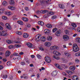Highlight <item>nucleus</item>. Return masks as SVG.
Segmentation results:
<instances>
[{
	"label": "nucleus",
	"mask_w": 80,
	"mask_h": 80,
	"mask_svg": "<svg viewBox=\"0 0 80 80\" xmlns=\"http://www.w3.org/2000/svg\"><path fill=\"white\" fill-rule=\"evenodd\" d=\"M47 13V15H44V17L45 18H47L48 17V16H49L50 15H53V13L52 12H48V11L47 10H41V11L39 10L37 11H36V13L38 15H39L40 13Z\"/></svg>",
	"instance_id": "nucleus-1"
},
{
	"label": "nucleus",
	"mask_w": 80,
	"mask_h": 80,
	"mask_svg": "<svg viewBox=\"0 0 80 80\" xmlns=\"http://www.w3.org/2000/svg\"><path fill=\"white\" fill-rule=\"evenodd\" d=\"M72 49L73 51L75 52H77L79 51V48L76 44L73 45Z\"/></svg>",
	"instance_id": "nucleus-2"
},
{
	"label": "nucleus",
	"mask_w": 80,
	"mask_h": 80,
	"mask_svg": "<svg viewBox=\"0 0 80 80\" xmlns=\"http://www.w3.org/2000/svg\"><path fill=\"white\" fill-rule=\"evenodd\" d=\"M39 3L40 5L42 7L45 6L46 2L44 0H40Z\"/></svg>",
	"instance_id": "nucleus-3"
},
{
	"label": "nucleus",
	"mask_w": 80,
	"mask_h": 80,
	"mask_svg": "<svg viewBox=\"0 0 80 80\" xmlns=\"http://www.w3.org/2000/svg\"><path fill=\"white\" fill-rule=\"evenodd\" d=\"M45 60L47 62V63H50L52 61V59L51 58H50L48 57H46L45 58Z\"/></svg>",
	"instance_id": "nucleus-4"
},
{
	"label": "nucleus",
	"mask_w": 80,
	"mask_h": 80,
	"mask_svg": "<svg viewBox=\"0 0 80 80\" xmlns=\"http://www.w3.org/2000/svg\"><path fill=\"white\" fill-rule=\"evenodd\" d=\"M61 33V30L60 29H59L56 32L55 35L56 36H57L58 37V36H60Z\"/></svg>",
	"instance_id": "nucleus-5"
},
{
	"label": "nucleus",
	"mask_w": 80,
	"mask_h": 80,
	"mask_svg": "<svg viewBox=\"0 0 80 80\" xmlns=\"http://www.w3.org/2000/svg\"><path fill=\"white\" fill-rule=\"evenodd\" d=\"M40 37V36H38L37 35H36V37H35V40L36 42H39L40 40V38H41Z\"/></svg>",
	"instance_id": "nucleus-6"
},
{
	"label": "nucleus",
	"mask_w": 80,
	"mask_h": 80,
	"mask_svg": "<svg viewBox=\"0 0 80 80\" xmlns=\"http://www.w3.org/2000/svg\"><path fill=\"white\" fill-rule=\"evenodd\" d=\"M53 53L56 56H58V55H59V54H60V52H59L58 51H54L53 52Z\"/></svg>",
	"instance_id": "nucleus-7"
},
{
	"label": "nucleus",
	"mask_w": 80,
	"mask_h": 80,
	"mask_svg": "<svg viewBox=\"0 0 80 80\" xmlns=\"http://www.w3.org/2000/svg\"><path fill=\"white\" fill-rule=\"evenodd\" d=\"M0 35L1 36H7L8 34L6 33V32H3V31H2V32H0Z\"/></svg>",
	"instance_id": "nucleus-8"
},
{
	"label": "nucleus",
	"mask_w": 80,
	"mask_h": 80,
	"mask_svg": "<svg viewBox=\"0 0 80 80\" xmlns=\"http://www.w3.org/2000/svg\"><path fill=\"white\" fill-rule=\"evenodd\" d=\"M5 26L8 29H9V30H11V29H12L11 26H10L8 23H6L5 24Z\"/></svg>",
	"instance_id": "nucleus-9"
},
{
	"label": "nucleus",
	"mask_w": 80,
	"mask_h": 80,
	"mask_svg": "<svg viewBox=\"0 0 80 80\" xmlns=\"http://www.w3.org/2000/svg\"><path fill=\"white\" fill-rule=\"evenodd\" d=\"M27 45H28V47H29V48H33V44L30 42H28L27 43Z\"/></svg>",
	"instance_id": "nucleus-10"
},
{
	"label": "nucleus",
	"mask_w": 80,
	"mask_h": 80,
	"mask_svg": "<svg viewBox=\"0 0 80 80\" xmlns=\"http://www.w3.org/2000/svg\"><path fill=\"white\" fill-rule=\"evenodd\" d=\"M57 74V71H53L52 73H51V75L53 77H55L56 76Z\"/></svg>",
	"instance_id": "nucleus-11"
},
{
	"label": "nucleus",
	"mask_w": 80,
	"mask_h": 80,
	"mask_svg": "<svg viewBox=\"0 0 80 80\" xmlns=\"http://www.w3.org/2000/svg\"><path fill=\"white\" fill-rule=\"evenodd\" d=\"M58 6L60 8H62V9H63L65 8V5L63 4H59L58 5Z\"/></svg>",
	"instance_id": "nucleus-12"
},
{
	"label": "nucleus",
	"mask_w": 80,
	"mask_h": 80,
	"mask_svg": "<svg viewBox=\"0 0 80 80\" xmlns=\"http://www.w3.org/2000/svg\"><path fill=\"white\" fill-rule=\"evenodd\" d=\"M11 53L10 52L7 51L5 53V56L6 57H8L9 56H10V55Z\"/></svg>",
	"instance_id": "nucleus-13"
},
{
	"label": "nucleus",
	"mask_w": 80,
	"mask_h": 80,
	"mask_svg": "<svg viewBox=\"0 0 80 80\" xmlns=\"http://www.w3.org/2000/svg\"><path fill=\"white\" fill-rule=\"evenodd\" d=\"M58 49V47L56 46L51 47H50V50H57Z\"/></svg>",
	"instance_id": "nucleus-14"
},
{
	"label": "nucleus",
	"mask_w": 80,
	"mask_h": 80,
	"mask_svg": "<svg viewBox=\"0 0 80 80\" xmlns=\"http://www.w3.org/2000/svg\"><path fill=\"white\" fill-rule=\"evenodd\" d=\"M69 38V37L67 35H64L63 36V39L65 40H67Z\"/></svg>",
	"instance_id": "nucleus-15"
},
{
	"label": "nucleus",
	"mask_w": 80,
	"mask_h": 80,
	"mask_svg": "<svg viewBox=\"0 0 80 80\" xmlns=\"http://www.w3.org/2000/svg\"><path fill=\"white\" fill-rule=\"evenodd\" d=\"M45 45L46 47H50V46H51V43L49 42H47L45 43Z\"/></svg>",
	"instance_id": "nucleus-16"
},
{
	"label": "nucleus",
	"mask_w": 80,
	"mask_h": 80,
	"mask_svg": "<svg viewBox=\"0 0 80 80\" xmlns=\"http://www.w3.org/2000/svg\"><path fill=\"white\" fill-rule=\"evenodd\" d=\"M22 20L24 21V22H28V19L27 18H22Z\"/></svg>",
	"instance_id": "nucleus-17"
},
{
	"label": "nucleus",
	"mask_w": 80,
	"mask_h": 80,
	"mask_svg": "<svg viewBox=\"0 0 80 80\" xmlns=\"http://www.w3.org/2000/svg\"><path fill=\"white\" fill-rule=\"evenodd\" d=\"M29 37V34L27 33H24L23 34V37L24 38H28Z\"/></svg>",
	"instance_id": "nucleus-18"
},
{
	"label": "nucleus",
	"mask_w": 80,
	"mask_h": 80,
	"mask_svg": "<svg viewBox=\"0 0 80 80\" xmlns=\"http://www.w3.org/2000/svg\"><path fill=\"white\" fill-rule=\"evenodd\" d=\"M6 42L8 44H10L12 43H13V41L8 39L6 40Z\"/></svg>",
	"instance_id": "nucleus-19"
},
{
	"label": "nucleus",
	"mask_w": 80,
	"mask_h": 80,
	"mask_svg": "<svg viewBox=\"0 0 80 80\" xmlns=\"http://www.w3.org/2000/svg\"><path fill=\"white\" fill-rule=\"evenodd\" d=\"M5 9L4 8H2L0 9V15L2 14L3 13V11L5 10Z\"/></svg>",
	"instance_id": "nucleus-20"
},
{
	"label": "nucleus",
	"mask_w": 80,
	"mask_h": 80,
	"mask_svg": "<svg viewBox=\"0 0 80 80\" xmlns=\"http://www.w3.org/2000/svg\"><path fill=\"white\" fill-rule=\"evenodd\" d=\"M72 78L73 80H78V78L77 77V76L74 75L73 77H72Z\"/></svg>",
	"instance_id": "nucleus-21"
},
{
	"label": "nucleus",
	"mask_w": 80,
	"mask_h": 80,
	"mask_svg": "<svg viewBox=\"0 0 80 80\" xmlns=\"http://www.w3.org/2000/svg\"><path fill=\"white\" fill-rule=\"evenodd\" d=\"M46 27L48 28H52V25L50 24H48L46 25Z\"/></svg>",
	"instance_id": "nucleus-22"
},
{
	"label": "nucleus",
	"mask_w": 80,
	"mask_h": 80,
	"mask_svg": "<svg viewBox=\"0 0 80 80\" xmlns=\"http://www.w3.org/2000/svg\"><path fill=\"white\" fill-rule=\"evenodd\" d=\"M65 54L66 56H67L68 58H70V55H71L70 54L68 53H65Z\"/></svg>",
	"instance_id": "nucleus-23"
},
{
	"label": "nucleus",
	"mask_w": 80,
	"mask_h": 80,
	"mask_svg": "<svg viewBox=\"0 0 80 80\" xmlns=\"http://www.w3.org/2000/svg\"><path fill=\"white\" fill-rule=\"evenodd\" d=\"M52 39V36H49L47 38V40L48 41H51Z\"/></svg>",
	"instance_id": "nucleus-24"
},
{
	"label": "nucleus",
	"mask_w": 80,
	"mask_h": 80,
	"mask_svg": "<svg viewBox=\"0 0 80 80\" xmlns=\"http://www.w3.org/2000/svg\"><path fill=\"white\" fill-rule=\"evenodd\" d=\"M38 23L39 25H40L43 26L44 25V23L42 21H39L38 22Z\"/></svg>",
	"instance_id": "nucleus-25"
},
{
	"label": "nucleus",
	"mask_w": 80,
	"mask_h": 80,
	"mask_svg": "<svg viewBox=\"0 0 80 80\" xmlns=\"http://www.w3.org/2000/svg\"><path fill=\"white\" fill-rule=\"evenodd\" d=\"M18 23L20 25H23V22L21 21H18Z\"/></svg>",
	"instance_id": "nucleus-26"
},
{
	"label": "nucleus",
	"mask_w": 80,
	"mask_h": 80,
	"mask_svg": "<svg viewBox=\"0 0 80 80\" xmlns=\"http://www.w3.org/2000/svg\"><path fill=\"white\" fill-rule=\"evenodd\" d=\"M66 72L69 75H72L73 73V72L70 70L67 71Z\"/></svg>",
	"instance_id": "nucleus-27"
},
{
	"label": "nucleus",
	"mask_w": 80,
	"mask_h": 80,
	"mask_svg": "<svg viewBox=\"0 0 80 80\" xmlns=\"http://www.w3.org/2000/svg\"><path fill=\"white\" fill-rule=\"evenodd\" d=\"M54 65L59 69H60V68H61L60 67V65H59V64H55Z\"/></svg>",
	"instance_id": "nucleus-28"
},
{
	"label": "nucleus",
	"mask_w": 80,
	"mask_h": 80,
	"mask_svg": "<svg viewBox=\"0 0 80 80\" xmlns=\"http://www.w3.org/2000/svg\"><path fill=\"white\" fill-rule=\"evenodd\" d=\"M8 8H9V9H10V10H15V8H14L13 7L10 6H8Z\"/></svg>",
	"instance_id": "nucleus-29"
},
{
	"label": "nucleus",
	"mask_w": 80,
	"mask_h": 80,
	"mask_svg": "<svg viewBox=\"0 0 80 80\" xmlns=\"http://www.w3.org/2000/svg\"><path fill=\"white\" fill-rule=\"evenodd\" d=\"M23 77L24 79H27L28 78V76L27 75H26L25 74H23Z\"/></svg>",
	"instance_id": "nucleus-30"
},
{
	"label": "nucleus",
	"mask_w": 80,
	"mask_h": 80,
	"mask_svg": "<svg viewBox=\"0 0 80 80\" xmlns=\"http://www.w3.org/2000/svg\"><path fill=\"white\" fill-rule=\"evenodd\" d=\"M9 3L10 5H13L15 3L14 0H11L9 1Z\"/></svg>",
	"instance_id": "nucleus-31"
},
{
	"label": "nucleus",
	"mask_w": 80,
	"mask_h": 80,
	"mask_svg": "<svg viewBox=\"0 0 80 80\" xmlns=\"http://www.w3.org/2000/svg\"><path fill=\"white\" fill-rule=\"evenodd\" d=\"M7 2L6 1H4L2 3V5L4 6L7 5Z\"/></svg>",
	"instance_id": "nucleus-32"
},
{
	"label": "nucleus",
	"mask_w": 80,
	"mask_h": 80,
	"mask_svg": "<svg viewBox=\"0 0 80 80\" xmlns=\"http://www.w3.org/2000/svg\"><path fill=\"white\" fill-rule=\"evenodd\" d=\"M21 45L19 44H15L14 45V47H16V48H19L21 47Z\"/></svg>",
	"instance_id": "nucleus-33"
},
{
	"label": "nucleus",
	"mask_w": 80,
	"mask_h": 80,
	"mask_svg": "<svg viewBox=\"0 0 80 80\" xmlns=\"http://www.w3.org/2000/svg\"><path fill=\"white\" fill-rule=\"evenodd\" d=\"M71 25H72V27H74V28L77 27V25H76V24H75V23H72Z\"/></svg>",
	"instance_id": "nucleus-34"
},
{
	"label": "nucleus",
	"mask_w": 80,
	"mask_h": 80,
	"mask_svg": "<svg viewBox=\"0 0 80 80\" xmlns=\"http://www.w3.org/2000/svg\"><path fill=\"white\" fill-rule=\"evenodd\" d=\"M70 69L72 71H73V70H75V68L74 67H70Z\"/></svg>",
	"instance_id": "nucleus-35"
},
{
	"label": "nucleus",
	"mask_w": 80,
	"mask_h": 80,
	"mask_svg": "<svg viewBox=\"0 0 80 80\" xmlns=\"http://www.w3.org/2000/svg\"><path fill=\"white\" fill-rule=\"evenodd\" d=\"M16 34H18L19 35H22V32H16Z\"/></svg>",
	"instance_id": "nucleus-36"
},
{
	"label": "nucleus",
	"mask_w": 80,
	"mask_h": 80,
	"mask_svg": "<svg viewBox=\"0 0 80 80\" xmlns=\"http://www.w3.org/2000/svg\"><path fill=\"white\" fill-rule=\"evenodd\" d=\"M76 41L78 43H80V38H77L76 39Z\"/></svg>",
	"instance_id": "nucleus-37"
},
{
	"label": "nucleus",
	"mask_w": 80,
	"mask_h": 80,
	"mask_svg": "<svg viewBox=\"0 0 80 80\" xmlns=\"http://www.w3.org/2000/svg\"><path fill=\"white\" fill-rule=\"evenodd\" d=\"M53 58H55V59H56V60H59L60 59V58H59V57H56L55 56H53Z\"/></svg>",
	"instance_id": "nucleus-38"
},
{
	"label": "nucleus",
	"mask_w": 80,
	"mask_h": 80,
	"mask_svg": "<svg viewBox=\"0 0 80 80\" xmlns=\"http://www.w3.org/2000/svg\"><path fill=\"white\" fill-rule=\"evenodd\" d=\"M45 34H49L50 33V30H47L44 32Z\"/></svg>",
	"instance_id": "nucleus-39"
},
{
	"label": "nucleus",
	"mask_w": 80,
	"mask_h": 80,
	"mask_svg": "<svg viewBox=\"0 0 80 80\" xmlns=\"http://www.w3.org/2000/svg\"><path fill=\"white\" fill-rule=\"evenodd\" d=\"M42 42H45V39H46V38L45 37V36H43L42 37Z\"/></svg>",
	"instance_id": "nucleus-40"
},
{
	"label": "nucleus",
	"mask_w": 80,
	"mask_h": 80,
	"mask_svg": "<svg viewBox=\"0 0 80 80\" xmlns=\"http://www.w3.org/2000/svg\"><path fill=\"white\" fill-rule=\"evenodd\" d=\"M7 65H8V66H10V65H12V63L8 61L7 62Z\"/></svg>",
	"instance_id": "nucleus-41"
},
{
	"label": "nucleus",
	"mask_w": 80,
	"mask_h": 80,
	"mask_svg": "<svg viewBox=\"0 0 80 80\" xmlns=\"http://www.w3.org/2000/svg\"><path fill=\"white\" fill-rule=\"evenodd\" d=\"M57 30H58L57 28H53V29L52 30V32H56V31H57Z\"/></svg>",
	"instance_id": "nucleus-42"
},
{
	"label": "nucleus",
	"mask_w": 80,
	"mask_h": 80,
	"mask_svg": "<svg viewBox=\"0 0 80 80\" xmlns=\"http://www.w3.org/2000/svg\"><path fill=\"white\" fill-rule=\"evenodd\" d=\"M37 57L39 59H41L42 58V56L39 54L37 55Z\"/></svg>",
	"instance_id": "nucleus-43"
},
{
	"label": "nucleus",
	"mask_w": 80,
	"mask_h": 80,
	"mask_svg": "<svg viewBox=\"0 0 80 80\" xmlns=\"http://www.w3.org/2000/svg\"><path fill=\"white\" fill-rule=\"evenodd\" d=\"M13 55L14 56H19V55H18V53L17 52H14L13 53Z\"/></svg>",
	"instance_id": "nucleus-44"
},
{
	"label": "nucleus",
	"mask_w": 80,
	"mask_h": 80,
	"mask_svg": "<svg viewBox=\"0 0 80 80\" xmlns=\"http://www.w3.org/2000/svg\"><path fill=\"white\" fill-rule=\"evenodd\" d=\"M8 48H9V49H12V48H13V46L12 45L9 46L8 47Z\"/></svg>",
	"instance_id": "nucleus-45"
},
{
	"label": "nucleus",
	"mask_w": 80,
	"mask_h": 80,
	"mask_svg": "<svg viewBox=\"0 0 80 80\" xmlns=\"http://www.w3.org/2000/svg\"><path fill=\"white\" fill-rule=\"evenodd\" d=\"M39 49L40 50H41V51H44V49L42 47H39Z\"/></svg>",
	"instance_id": "nucleus-46"
},
{
	"label": "nucleus",
	"mask_w": 80,
	"mask_h": 80,
	"mask_svg": "<svg viewBox=\"0 0 80 80\" xmlns=\"http://www.w3.org/2000/svg\"><path fill=\"white\" fill-rule=\"evenodd\" d=\"M17 58V59L18 60H20V59H21L22 58V57H21V56H19V57L18 58Z\"/></svg>",
	"instance_id": "nucleus-47"
},
{
	"label": "nucleus",
	"mask_w": 80,
	"mask_h": 80,
	"mask_svg": "<svg viewBox=\"0 0 80 80\" xmlns=\"http://www.w3.org/2000/svg\"><path fill=\"white\" fill-rule=\"evenodd\" d=\"M2 18L3 20H7V17L6 16H3Z\"/></svg>",
	"instance_id": "nucleus-48"
},
{
	"label": "nucleus",
	"mask_w": 80,
	"mask_h": 80,
	"mask_svg": "<svg viewBox=\"0 0 80 80\" xmlns=\"http://www.w3.org/2000/svg\"><path fill=\"white\" fill-rule=\"evenodd\" d=\"M75 62L76 63H78V62H79V60L78 59L76 58L75 59Z\"/></svg>",
	"instance_id": "nucleus-49"
},
{
	"label": "nucleus",
	"mask_w": 80,
	"mask_h": 80,
	"mask_svg": "<svg viewBox=\"0 0 80 80\" xmlns=\"http://www.w3.org/2000/svg\"><path fill=\"white\" fill-rule=\"evenodd\" d=\"M24 9L26 11H28L29 10V9L28 7H25Z\"/></svg>",
	"instance_id": "nucleus-50"
},
{
	"label": "nucleus",
	"mask_w": 80,
	"mask_h": 80,
	"mask_svg": "<svg viewBox=\"0 0 80 80\" xmlns=\"http://www.w3.org/2000/svg\"><path fill=\"white\" fill-rule=\"evenodd\" d=\"M65 32H65L66 34L67 35H68L69 33V32L67 30H66V31H65Z\"/></svg>",
	"instance_id": "nucleus-51"
},
{
	"label": "nucleus",
	"mask_w": 80,
	"mask_h": 80,
	"mask_svg": "<svg viewBox=\"0 0 80 80\" xmlns=\"http://www.w3.org/2000/svg\"><path fill=\"white\" fill-rule=\"evenodd\" d=\"M75 55L76 56H77V57H78L79 56V52H77V53H76L75 54Z\"/></svg>",
	"instance_id": "nucleus-52"
},
{
	"label": "nucleus",
	"mask_w": 80,
	"mask_h": 80,
	"mask_svg": "<svg viewBox=\"0 0 80 80\" xmlns=\"http://www.w3.org/2000/svg\"><path fill=\"white\" fill-rule=\"evenodd\" d=\"M52 19H55L57 18V16H53L52 17Z\"/></svg>",
	"instance_id": "nucleus-53"
},
{
	"label": "nucleus",
	"mask_w": 80,
	"mask_h": 80,
	"mask_svg": "<svg viewBox=\"0 0 80 80\" xmlns=\"http://www.w3.org/2000/svg\"><path fill=\"white\" fill-rule=\"evenodd\" d=\"M4 49L3 48H0V51H3Z\"/></svg>",
	"instance_id": "nucleus-54"
},
{
	"label": "nucleus",
	"mask_w": 80,
	"mask_h": 80,
	"mask_svg": "<svg viewBox=\"0 0 80 80\" xmlns=\"http://www.w3.org/2000/svg\"><path fill=\"white\" fill-rule=\"evenodd\" d=\"M19 54L20 55H23V54H24V53H23V52H19Z\"/></svg>",
	"instance_id": "nucleus-55"
},
{
	"label": "nucleus",
	"mask_w": 80,
	"mask_h": 80,
	"mask_svg": "<svg viewBox=\"0 0 80 80\" xmlns=\"http://www.w3.org/2000/svg\"><path fill=\"white\" fill-rule=\"evenodd\" d=\"M3 68V67L2 65H0V70H2Z\"/></svg>",
	"instance_id": "nucleus-56"
},
{
	"label": "nucleus",
	"mask_w": 80,
	"mask_h": 80,
	"mask_svg": "<svg viewBox=\"0 0 80 80\" xmlns=\"http://www.w3.org/2000/svg\"><path fill=\"white\" fill-rule=\"evenodd\" d=\"M77 30L78 32H80V27L78 28Z\"/></svg>",
	"instance_id": "nucleus-57"
},
{
	"label": "nucleus",
	"mask_w": 80,
	"mask_h": 80,
	"mask_svg": "<svg viewBox=\"0 0 80 80\" xmlns=\"http://www.w3.org/2000/svg\"><path fill=\"white\" fill-rule=\"evenodd\" d=\"M3 77L4 78H7V75H4Z\"/></svg>",
	"instance_id": "nucleus-58"
},
{
	"label": "nucleus",
	"mask_w": 80,
	"mask_h": 80,
	"mask_svg": "<svg viewBox=\"0 0 80 80\" xmlns=\"http://www.w3.org/2000/svg\"><path fill=\"white\" fill-rule=\"evenodd\" d=\"M37 77L38 78H40V74L38 73L37 74Z\"/></svg>",
	"instance_id": "nucleus-59"
},
{
	"label": "nucleus",
	"mask_w": 80,
	"mask_h": 80,
	"mask_svg": "<svg viewBox=\"0 0 80 80\" xmlns=\"http://www.w3.org/2000/svg\"><path fill=\"white\" fill-rule=\"evenodd\" d=\"M0 25H2V26H4V23H3V22H0Z\"/></svg>",
	"instance_id": "nucleus-60"
},
{
	"label": "nucleus",
	"mask_w": 80,
	"mask_h": 80,
	"mask_svg": "<svg viewBox=\"0 0 80 80\" xmlns=\"http://www.w3.org/2000/svg\"><path fill=\"white\" fill-rule=\"evenodd\" d=\"M30 26L31 25L30 24H27V27H28V28H30Z\"/></svg>",
	"instance_id": "nucleus-61"
},
{
	"label": "nucleus",
	"mask_w": 80,
	"mask_h": 80,
	"mask_svg": "<svg viewBox=\"0 0 80 80\" xmlns=\"http://www.w3.org/2000/svg\"><path fill=\"white\" fill-rule=\"evenodd\" d=\"M2 60L3 61L5 62L7 61V59L4 58V59H3Z\"/></svg>",
	"instance_id": "nucleus-62"
},
{
	"label": "nucleus",
	"mask_w": 80,
	"mask_h": 80,
	"mask_svg": "<svg viewBox=\"0 0 80 80\" xmlns=\"http://www.w3.org/2000/svg\"><path fill=\"white\" fill-rule=\"evenodd\" d=\"M21 64L22 65H25V62H21Z\"/></svg>",
	"instance_id": "nucleus-63"
},
{
	"label": "nucleus",
	"mask_w": 80,
	"mask_h": 80,
	"mask_svg": "<svg viewBox=\"0 0 80 80\" xmlns=\"http://www.w3.org/2000/svg\"><path fill=\"white\" fill-rule=\"evenodd\" d=\"M9 79H10V80H13V77L11 76V77H10V78H9Z\"/></svg>",
	"instance_id": "nucleus-64"
}]
</instances>
